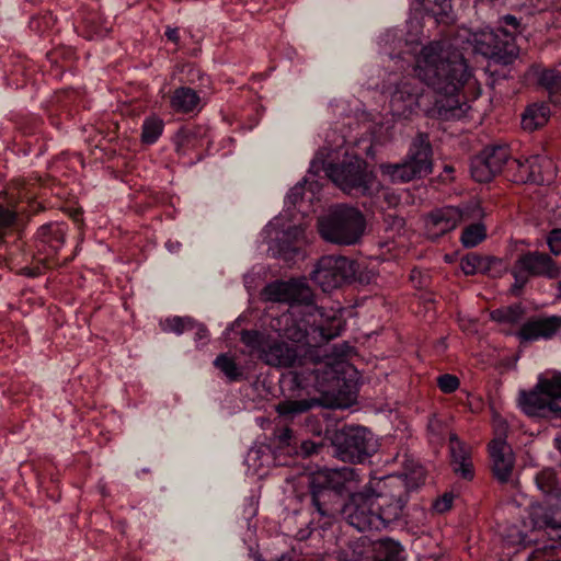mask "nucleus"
Listing matches in <instances>:
<instances>
[{
    "mask_svg": "<svg viewBox=\"0 0 561 561\" xmlns=\"http://www.w3.org/2000/svg\"><path fill=\"white\" fill-rule=\"evenodd\" d=\"M339 561H369L368 550L363 545H356L353 549L340 553Z\"/></svg>",
    "mask_w": 561,
    "mask_h": 561,
    "instance_id": "obj_46",
    "label": "nucleus"
},
{
    "mask_svg": "<svg viewBox=\"0 0 561 561\" xmlns=\"http://www.w3.org/2000/svg\"><path fill=\"white\" fill-rule=\"evenodd\" d=\"M437 385L444 393H453L460 385L455 375L444 374L437 378Z\"/></svg>",
    "mask_w": 561,
    "mask_h": 561,
    "instance_id": "obj_48",
    "label": "nucleus"
},
{
    "mask_svg": "<svg viewBox=\"0 0 561 561\" xmlns=\"http://www.w3.org/2000/svg\"><path fill=\"white\" fill-rule=\"evenodd\" d=\"M494 477L502 483L508 481L514 468V454L505 438H494L489 444Z\"/></svg>",
    "mask_w": 561,
    "mask_h": 561,
    "instance_id": "obj_20",
    "label": "nucleus"
},
{
    "mask_svg": "<svg viewBox=\"0 0 561 561\" xmlns=\"http://www.w3.org/2000/svg\"><path fill=\"white\" fill-rule=\"evenodd\" d=\"M525 316V308L522 304H513L511 306L497 308L491 311L492 321L505 324H518Z\"/></svg>",
    "mask_w": 561,
    "mask_h": 561,
    "instance_id": "obj_30",
    "label": "nucleus"
},
{
    "mask_svg": "<svg viewBox=\"0 0 561 561\" xmlns=\"http://www.w3.org/2000/svg\"><path fill=\"white\" fill-rule=\"evenodd\" d=\"M561 331V316L538 314L529 317L517 330L516 337L520 343L548 341Z\"/></svg>",
    "mask_w": 561,
    "mask_h": 561,
    "instance_id": "obj_17",
    "label": "nucleus"
},
{
    "mask_svg": "<svg viewBox=\"0 0 561 561\" xmlns=\"http://www.w3.org/2000/svg\"><path fill=\"white\" fill-rule=\"evenodd\" d=\"M164 34H165L167 38L170 42H172L174 44L179 43L180 35H179V28L178 27H170V26H168Z\"/></svg>",
    "mask_w": 561,
    "mask_h": 561,
    "instance_id": "obj_54",
    "label": "nucleus"
},
{
    "mask_svg": "<svg viewBox=\"0 0 561 561\" xmlns=\"http://www.w3.org/2000/svg\"><path fill=\"white\" fill-rule=\"evenodd\" d=\"M298 358L299 353L296 346L271 337L260 355V359L273 367H293Z\"/></svg>",
    "mask_w": 561,
    "mask_h": 561,
    "instance_id": "obj_21",
    "label": "nucleus"
},
{
    "mask_svg": "<svg viewBox=\"0 0 561 561\" xmlns=\"http://www.w3.org/2000/svg\"><path fill=\"white\" fill-rule=\"evenodd\" d=\"M333 446L342 461L352 463L364 462L377 450L374 435L363 426H346L336 432Z\"/></svg>",
    "mask_w": 561,
    "mask_h": 561,
    "instance_id": "obj_11",
    "label": "nucleus"
},
{
    "mask_svg": "<svg viewBox=\"0 0 561 561\" xmlns=\"http://www.w3.org/2000/svg\"><path fill=\"white\" fill-rule=\"evenodd\" d=\"M511 157L507 145H489L471 159L470 172L476 182L489 183L503 175Z\"/></svg>",
    "mask_w": 561,
    "mask_h": 561,
    "instance_id": "obj_15",
    "label": "nucleus"
},
{
    "mask_svg": "<svg viewBox=\"0 0 561 561\" xmlns=\"http://www.w3.org/2000/svg\"><path fill=\"white\" fill-rule=\"evenodd\" d=\"M482 255L478 253H468L460 260V267L466 275H474L481 270Z\"/></svg>",
    "mask_w": 561,
    "mask_h": 561,
    "instance_id": "obj_45",
    "label": "nucleus"
},
{
    "mask_svg": "<svg viewBox=\"0 0 561 561\" xmlns=\"http://www.w3.org/2000/svg\"><path fill=\"white\" fill-rule=\"evenodd\" d=\"M275 447L278 451L290 454L296 450L297 440L294 436L293 430L289 427H283L275 431L274 438Z\"/></svg>",
    "mask_w": 561,
    "mask_h": 561,
    "instance_id": "obj_39",
    "label": "nucleus"
},
{
    "mask_svg": "<svg viewBox=\"0 0 561 561\" xmlns=\"http://www.w3.org/2000/svg\"><path fill=\"white\" fill-rule=\"evenodd\" d=\"M304 230L299 227L287 229L277 240V254L286 262L302 255Z\"/></svg>",
    "mask_w": 561,
    "mask_h": 561,
    "instance_id": "obj_25",
    "label": "nucleus"
},
{
    "mask_svg": "<svg viewBox=\"0 0 561 561\" xmlns=\"http://www.w3.org/2000/svg\"><path fill=\"white\" fill-rule=\"evenodd\" d=\"M537 389L543 392L552 402L561 399V373L553 371L550 376H540L537 381Z\"/></svg>",
    "mask_w": 561,
    "mask_h": 561,
    "instance_id": "obj_32",
    "label": "nucleus"
},
{
    "mask_svg": "<svg viewBox=\"0 0 561 561\" xmlns=\"http://www.w3.org/2000/svg\"><path fill=\"white\" fill-rule=\"evenodd\" d=\"M270 328L280 337L307 346H320L341 334L343 321L334 312L329 314L323 308L294 307L275 317Z\"/></svg>",
    "mask_w": 561,
    "mask_h": 561,
    "instance_id": "obj_2",
    "label": "nucleus"
},
{
    "mask_svg": "<svg viewBox=\"0 0 561 561\" xmlns=\"http://www.w3.org/2000/svg\"><path fill=\"white\" fill-rule=\"evenodd\" d=\"M537 486L545 493L551 494L557 486V474L553 469H543L536 476Z\"/></svg>",
    "mask_w": 561,
    "mask_h": 561,
    "instance_id": "obj_42",
    "label": "nucleus"
},
{
    "mask_svg": "<svg viewBox=\"0 0 561 561\" xmlns=\"http://www.w3.org/2000/svg\"><path fill=\"white\" fill-rule=\"evenodd\" d=\"M325 175L344 193L353 196H369L374 192L376 175L368 170V163L358 156H345L339 163H327L318 157L311 168L318 171V165Z\"/></svg>",
    "mask_w": 561,
    "mask_h": 561,
    "instance_id": "obj_5",
    "label": "nucleus"
},
{
    "mask_svg": "<svg viewBox=\"0 0 561 561\" xmlns=\"http://www.w3.org/2000/svg\"><path fill=\"white\" fill-rule=\"evenodd\" d=\"M467 41L472 45L474 51L488 57L495 64L507 66L518 56L514 34L503 26L469 33Z\"/></svg>",
    "mask_w": 561,
    "mask_h": 561,
    "instance_id": "obj_9",
    "label": "nucleus"
},
{
    "mask_svg": "<svg viewBox=\"0 0 561 561\" xmlns=\"http://www.w3.org/2000/svg\"><path fill=\"white\" fill-rule=\"evenodd\" d=\"M557 411V419L556 420H560L561 421V408L556 410Z\"/></svg>",
    "mask_w": 561,
    "mask_h": 561,
    "instance_id": "obj_60",
    "label": "nucleus"
},
{
    "mask_svg": "<svg viewBox=\"0 0 561 561\" xmlns=\"http://www.w3.org/2000/svg\"><path fill=\"white\" fill-rule=\"evenodd\" d=\"M277 561H291V559L287 558L285 556H282Z\"/></svg>",
    "mask_w": 561,
    "mask_h": 561,
    "instance_id": "obj_59",
    "label": "nucleus"
},
{
    "mask_svg": "<svg viewBox=\"0 0 561 561\" xmlns=\"http://www.w3.org/2000/svg\"><path fill=\"white\" fill-rule=\"evenodd\" d=\"M304 187L302 186H295L291 191H290V194H289V199L291 201L293 204H296L301 192H302Z\"/></svg>",
    "mask_w": 561,
    "mask_h": 561,
    "instance_id": "obj_55",
    "label": "nucleus"
},
{
    "mask_svg": "<svg viewBox=\"0 0 561 561\" xmlns=\"http://www.w3.org/2000/svg\"><path fill=\"white\" fill-rule=\"evenodd\" d=\"M423 9L432 14L438 22H445L451 10L450 0H421Z\"/></svg>",
    "mask_w": 561,
    "mask_h": 561,
    "instance_id": "obj_38",
    "label": "nucleus"
},
{
    "mask_svg": "<svg viewBox=\"0 0 561 561\" xmlns=\"http://www.w3.org/2000/svg\"><path fill=\"white\" fill-rule=\"evenodd\" d=\"M345 470L323 469L307 476L311 506L325 524H331L342 513L348 490Z\"/></svg>",
    "mask_w": 561,
    "mask_h": 561,
    "instance_id": "obj_4",
    "label": "nucleus"
},
{
    "mask_svg": "<svg viewBox=\"0 0 561 561\" xmlns=\"http://www.w3.org/2000/svg\"><path fill=\"white\" fill-rule=\"evenodd\" d=\"M18 221V214L0 204V247L3 244L5 230L11 229Z\"/></svg>",
    "mask_w": 561,
    "mask_h": 561,
    "instance_id": "obj_43",
    "label": "nucleus"
},
{
    "mask_svg": "<svg viewBox=\"0 0 561 561\" xmlns=\"http://www.w3.org/2000/svg\"><path fill=\"white\" fill-rule=\"evenodd\" d=\"M214 365L225 374L229 381H238L242 378V370L238 367L236 360L227 354H220L216 357Z\"/></svg>",
    "mask_w": 561,
    "mask_h": 561,
    "instance_id": "obj_35",
    "label": "nucleus"
},
{
    "mask_svg": "<svg viewBox=\"0 0 561 561\" xmlns=\"http://www.w3.org/2000/svg\"><path fill=\"white\" fill-rule=\"evenodd\" d=\"M486 238V228L481 222L467 226L461 233V243L465 248H473Z\"/></svg>",
    "mask_w": 561,
    "mask_h": 561,
    "instance_id": "obj_34",
    "label": "nucleus"
},
{
    "mask_svg": "<svg viewBox=\"0 0 561 561\" xmlns=\"http://www.w3.org/2000/svg\"><path fill=\"white\" fill-rule=\"evenodd\" d=\"M432 154L433 150L428 135L419 133L403 161L381 164L380 170L392 183H408L420 180L432 173Z\"/></svg>",
    "mask_w": 561,
    "mask_h": 561,
    "instance_id": "obj_7",
    "label": "nucleus"
},
{
    "mask_svg": "<svg viewBox=\"0 0 561 561\" xmlns=\"http://www.w3.org/2000/svg\"><path fill=\"white\" fill-rule=\"evenodd\" d=\"M501 260L493 256H482L480 274L491 275V271L495 265L501 266Z\"/></svg>",
    "mask_w": 561,
    "mask_h": 561,
    "instance_id": "obj_51",
    "label": "nucleus"
},
{
    "mask_svg": "<svg viewBox=\"0 0 561 561\" xmlns=\"http://www.w3.org/2000/svg\"><path fill=\"white\" fill-rule=\"evenodd\" d=\"M324 444L322 442L316 443L312 440H302L298 447L296 446L295 454H300L304 457H310L312 455H318L324 448Z\"/></svg>",
    "mask_w": 561,
    "mask_h": 561,
    "instance_id": "obj_47",
    "label": "nucleus"
},
{
    "mask_svg": "<svg viewBox=\"0 0 561 561\" xmlns=\"http://www.w3.org/2000/svg\"><path fill=\"white\" fill-rule=\"evenodd\" d=\"M542 553L539 552V551H535L533 552L531 557L529 558V561H536L537 559H539V557L541 556ZM546 561H561V556L558 557L557 559H553V560H546Z\"/></svg>",
    "mask_w": 561,
    "mask_h": 561,
    "instance_id": "obj_58",
    "label": "nucleus"
},
{
    "mask_svg": "<svg viewBox=\"0 0 561 561\" xmlns=\"http://www.w3.org/2000/svg\"><path fill=\"white\" fill-rule=\"evenodd\" d=\"M369 561H403L404 549L399 541L386 537L371 542L368 547Z\"/></svg>",
    "mask_w": 561,
    "mask_h": 561,
    "instance_id": "obj_26",
    "label": "nucleus"
},
{
    "mask_svg": "<svg viewBox=\"0 0 561 561\" xmlns=\"http://www.w3.org/2000/svg\"><path fill=\"white\" fill-rule=\"evenodd\" d=\"M500 23V26H503L504 28L508 30L511 33L514 34V36L518 33L520 22L516 16L511 14L504 15L501 19Z\"/></svg>",
    "mask_w": 561,
    "mask_h": 561,
    "instance_id": "obj_50",
    "label": "nucleus"
},
{
    "mask_svg": "<svg viewBox=\"0 0 561 561\" xmlns=\"http://www.w3.org/2000/svg\"><path fill=\"white\" fill-rule=\"evenodd\" d=\"M425 100L430 98L417 79H403L391 94L390 110L393 116L409 118Z\"/></svg>",
    "mask_w": 561,
    "mask_h": 561,
    "instance_id": "obj_16",
    "label": "nucleus"
},
{
    "mask_svg": "<svg viewBox=\"0 0 561 561\" xmlns=\"http://www.w3.org/2000/svg\"><path fill=\"white\" fill-rule=\"evenodd\" d=\"M446 170L447 171H453V168L451 167H446Z\"/></svg>",
    "mask_w": 561,
    "mask_h": 561,
    "instance_id": "obj_61",
    "label": "nucleus"
},
{
    "mask_svg": "<svg viewBox=\"0 0 561 561\" xmlns=\"http://www.w3.org/2000/svg\"><path fill=\"white\" fill-rule=\"evenodd\" d=\"M196 134L190 128H180L174 136L176 152L182 156L195 147Z\"/></svg>",
    "mask_w": 561,
    "mask_h": 561,
    "instance_id": "obj_40",
    "label": "nucleus"
},
{
    "mask_svg": "<svg viewBox=\"0 0 561 561\" xmlns=\"http://www.w3.org/2000/svg\"><path fill=\"white\" fill-rule=\"evenodd\" d=\"M454 495L450 493H445L442 497L436 500L434 507L438 513H444L450 510L453 505Z\"/></svg>",
    "mask_w": 561,
    "mask_h": 561,
    "instance_id": "obj_52",
    "label": "nucleus"
},
{
    "mask_svg": "<svg viewBox=\"0 0 561 561\" xmlns=\"http://www.w3.org/2000/svg\"><path fill=\"white\" fill-rule=\"evenodd\" d=\"M529 518L533 528L553 531L561 538V504L554 506L533 505Z\"/></svg>",
    "mask_w": 561,
    "mask_h": 561,
    "instance_id": "obj_24",
    "label": "nucleus"
},
{
    "mask_svg": "<svg viewBox=\"0 0 561 561\" xmlns=\"http://www.w3.org/2000/svg\"><path fill=\"white\" fill-rule=\"evenodd\" d=\"M550 117V107L545 103H535L526 107L522 115V127L534 131L547 124Z\"/></svg>",
    "mask_w": 561,
    "mask_h": 561,
    "instance_id": "obj_28",
    "label": "nucleus"
},
{
    "mask_svg": "<svg viewBox=\"0 0 561 561\" xmlns=\"http://www.w3.org/2000/svg\"><path fill=\"white\" fill-rule=\"evenodd\" d=\"M383 201L389 207H396L400 203V196L391 192H385Z\"/></svg>",
    "mask_w": 561,
    "mask_h": 561,
    "instance_id": "obj_53",
    "label": "nucleus"
},
{
    "mask_svg": "<svg viewBox=\"0 0 561 561\" xmlns=\"http://www.w3.org/2000/svg\"><path fill=\"white\" fill-rule=\"evenodd\" d=\"M540 160L538 156L530 157L524 161L511 156L503 176L516 184H542L545 179L541 173Z\"/></svg>",
    "mask_w": 561,
    "mask_h": 561,
    "instance_id": "obj_19",
    "label": "nucleus"
},
{
    "mask_svg": "<svg viewBox=\"0 0 561 561\" xmlns=\"http://www.w3.org/2000/svg\"><path fill=\"white\" fill-rule=\"evenodd\" d=\"M374 500L370 489L365 485L360 491L346 497L340 516L359 531L380 530L386 526Z\"/></svg>",
    "mask_w": 561,
    "mask_h": 561,
    "instance_id": "obj_12",
    "label": "nucleus"
},
{
    "mask_svg": "<svg viewBox=\"0 0 561 561\" xmlns=\"http://www.w3.org/2000/svg\"><path fill=\"white\" fill-rule=\"evenodd\" d=\"M547 243L554 255L561 254V228L552 229L549 232Z\"/></svg>",
    "mask_w": 561,
    "mask_h": 561,
    "instance_id": "obj_49",
    "label": "nucleus"
},
{
    "mask_svg": "<svg viewBox=\"0 0 561 561\" xmlns=\"http://www.w3.org/2000/svg\"><path fill=\"white\" fill-rule=\"evenodd\" d=\"M511 274L514 283L510 291L519 296L531 277L556 279L561 275V266L546 252L527 251L518 255Z\"/></svg>",
    "mask_w": 561,
    "mask_h": 561,
    "instance_id": "obj_10",
    "label": "nucleus"
},
{
    "mask_svg": "<svg viewBox=\"0 0 561 561\" xmlns=\"http://www.w3.org/2000/svg\"><path fill=\"white\" fill-rule=\"evenodd\" d=\"M517 401L522 411L531 417L556 420V410L561 408L557 402H552L543 392L538 390L537 385L531 390H520Z\"/></svg>",
    "mask_w": 561,
    "mask_h": 561,
    "instance_id": "obj_18",
    "label": "nucleus"
},
{
    "mask_svg": "<svg viewBox=\"0 0 561 561\" xmlns=\"http://www.w3.org/2000/svg\"><path fill=\"white\" fill-rule=\"evenodd\" d=\"M265 301L283 302L298 308L314 307L313 293L305 279L274 280L262 289Z\"/></svg>",
    "mask_w": 561,
    "mask_h": 561,
    "instance_id": "obj_14",
    "label": "nucleus"
},
{
    "mask_svg": "<svg viewBox=\"0 0 561 561\" xmlns=\"http://www.w3.org/2000/svg\"><path fill=\"white\" fill-rule=\"evenodd\" d=\"M66 228V225L59 222L42 225L36 232V247L38 251L46 252L48 256L57 254L65 243Z\"/></svg>",
    "mask_w": 561,
    "mask_h": 561,
    "instance_id": "obj_22",
    "label": "nucleus"
},
{
    "mask_svg": "<svg viewBox=\"0 0 561 561\" xmlns=\"http://www.w3.org/2000/svg\"><path fill=\"white\" fill-rule=\"evenodd\" d=\"M270 337L257 330H242L240 333V341L251 351L257 352L259 356L262 354Z\"/></svg>",
    "mask_w": 561,
    "mask_h": 561,
    "instance_id": "obj_37",
    "label": "nucleus"
},
{
    "mask_svg": "<svg viewBox=\"0 0 561 561\" xmlns=\"http://www.w3.org/2000/svg\"><path fill=\"white\" fill-rule=\"evenodd\" d=\"M163 130V121L151 116L144 121L141 141L147 145L154 144Z\"/></svg>",
    "mask_w": 561,
    "mask_h": 561,
    "instance_id": "obj_36",
    "label": "nucleus"
},
{
    "mask_svg": "<svg viewBox=\"0 0 561 561\" xmlns=\"http://www.w3.org/2000/svg\"><path fill=\"white\" fill-rule=\"evenodd\" d=\"M84 26L87 38L92 39L94 36L103 37L105 36L112 28L111 23L103 19L98 13H90L87 18H84Z\"/></svg>",
    "mask_w": 561,
    "mask_h": 561,
    "instance_id": "obj_33",
    "label": "nucleus"
},
{
    "mask_svg": "<svg viewBox=\"0 0 561 561\" xmlns=\"http://www.w3.org/2000/svg\"><path fill=\"white\" fill-rule=\"evenodd\" d=\"M161 325L163 331L181 334L184 331L193 330L195 328V322L190 317H173L167 319L161 323Z\"/></svg>",
    "mask_w": 561,
    "mask_h": 561,
    "instance_id": "obj_41",
    "label": "nucleus"
},
{
    "mask_svg": "<svg viewBox=\"0 0 561 561\" xmlns=\"http://www.w3.org/2000/svg\"><path fill=\"white\" fill-rule=\"evenodd\" d=\"M425 476L426 472L422 465L413 461H407L404 465V472L398 477L407 483L408 492L411 494L424 484Z\"/></svg>",
    "mask_w": 561,
    "mask_h": 561,
    "instance_id": "obj_31",
    "label": "nucleus"
},
{
    "mask_svg": "<svg viewBox=\"0 0 561 561\" xmlns=\"http://www.w3.org/2000/svg\"><path fill=\"white\" fill-rule=\"evenodd\" d=\"M201 98L197 92L188 87H180L171 96V106L179 113H190L199 105Z\"/></svg>",
    "mask_w": 561,
    "mask_h": 561,
    "instance_id": "obj_29",
    "label": "nucleus"
},
{
    "mask_svg": "<svg viewBox=\"0 0 561 561\" xmlns=\"http://www.w3.org/2000/svg\"><path fill=\"white\" fill-rule=\"evenodd\" d=\"M539 83L550 92L561 89V75L558 70H543L539 77Z\"/></svg>",
    "mask_w": 561,
    "mask_h": 561,
    "instance_id": "obj_44",
    "label": "nucleus"
},
{
    "mask_svg": "<svg viewBox=\"0 0 561 561\" xmlns=\"http://www.w3.org/2000/svg\"><path fill=\"white\" fill-rule=\"evenodd\" d=\"M22 273H23L24 275H27V276H32V277H34V276H37V275L39 274V271H38V268H28V267H24V268L22 270Z\"/></svg>",
    "mask_w": 561,
    "mask_h": 561,
    "instance_id": "obj_57",
    "label": "nucleus"
},
{
    "mask_svg": "<svg viewBox=\"0 0 561 561\" xmlns=\"http://www.w3.org/2000/svg\"><path fill=\"white\" fill-rule=\"evenodd\" d=\"M461 220V211L456 207H445L431 211L426 219V229L434 238H438L457 227Z\"/></svg>",
    "mask_w": 561,
    "mask_h": 561,
    "instance_id": "obj_23",
    "label": "nucleus"
},
{
    "mask_svg": "<svg viewBox=\"0 0 561 561\" xmlns=\"http://www.w3.org/2000/svg\"><path fill=\"white\" fill-rule=\"evenodd\" d=\"M449 446L454 471L459 473L463 479L471 480L473 478V467L467 446L456 434H450Z\"/></svg>",
    "mask_w": 561,
    "mask_h": 561,
    "instance_id": "obj_27",
    "label": "nucleus"
},
{
    "mask_svg": "<svg viewBox=\"0 0 561 561\" xmlns=\"http://www.w3.org/2000/svg\"><path fill=\"white\" fill-rule=\"evenodd\" d=\"M416 72L419 79L436 93L433 106L426 111L431 117L449 121L467 114L470 106L461 100L459 92L471 73L458 50L450 49L446 42L424 46L417 58Z\"/></svg>",
    "mask_w": 561,
    "mask_h": 561,
    "instance_id": "obj_1",
    "label": "nucleus"
},
{
    "mask_svg": "<svg viewBox=\"0 0 561 561\" xmlns=\"http://www.w3.org/2000/svg\"><path fill=\"white\" fill-rule=\"evenodd\" d=\"M208 336V330L204 325H198L197 331L195 333L196 340H204Z\"/></svg>",
    "mask_w": 561,
    "mask_h": 561,
    "instance_id": "obj_56",
    "label": "nucleus"
},
{
    "mask_svg": "<svg viewBox=\"0 0 561 561\" xmlns=\"http://www.w3.org/2000/svg\"><path fill=\"white\" fill-rule=\"evenodd\" d=\"M358 264L342 255H324L316 264L311 279L325 293L351 284L356 278Z\"/></svg>",
    "mask_w": 561,
    "mask_h": 561,
    "instance_id": "obj_13",
    "label": "nucleus"
},
{
    "mask_svg": "<svg viewBox=\"0 0 561 561\" xmlns=\"http://www.w3.org/2000/svg\"><path fill=\"white\" fill-rule=\"evenodd\" d=\"M334 378L335 371L327 366L289 371L282 381L287 397L275 407L278 416L293 421L316 407H340L341 404L333 402L327 404L322 398L316 397L317 392H327V382Z\"/></svg>",
    "mask_w": 561,
    "mask_h": 561,
    "instance_id": "obj_3",
    "label": "nucleus"
},
{
    "mask_svg": "<svg viewBox=\"0 0 561 561\" xmlns=\"http://www.w3.org/2000/svg\"><path fill=\"white\" fill-rule=\"evenodd\" d=\"M368 488L386 527L403 516L410 493L407 483L400 477H386L374 484H368Z\"/></svg>",
    "mask_w": 561,
    "mask_h": 561,
    "instance_id": "obj_8",
    "label": "nucleus"
},
{
    "mask_svg": "<svg viewBox=\"0 0 561 561\" xmlns=\"http://www.w3.org/2000/svg\"><path fill=\"white\" fill-rule=\"evenodd\" d=\"M366 227L363 213L352 206L337 205L318 219V231L323 240L337 245H354Z\"/></svg>",
    "mask_w": 561,
    "mask_h": 561,
    "instance_id": "obj_6",
    "label": "nucleus"
}]
</instances>
